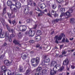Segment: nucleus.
<instances>
[{
  "label": "nucleus",
  "instance_id": "nucleus-1",
  "mask_svg": "<svg viewBox=\"0 0 75 75\" xmlns=\"http://www.w3.org/2000/svg\"><path fill=\"white\" fill-rule=\"evenodd\" d=\"M59 65V64L55 65L53 68V70L50 71V75H54L56 74L57 73V71H62V70L64 69V67L62 66L60 68ZM60 68V69H59Z\"/></svg>",
  "mask_w": 75,
  "mask_h": 75
},
{
  "label": "nucleus",
  "instance_id": "nucleus-2",
  "mask_svg": "<svg viewBox=\"0 0 75 75\" xmlns=\"http://www.w3.org/2000/svg\"><path fill=\"white\" fill-rule=\"evenodd\" d=\"M2 71L4 73L5 75H11V72L10 70L7 69V68L5 66H3L1 67Z\"/></svg>",
  "mask_w": 75,
  "mask_h": 75
},
{
  "label": "nucleus",
  "instance_id": "nucleus-3",
  "mask_svg": "<svg viewBox=\"0 0 75 75\" xmlns=\"http://www.w3.org/2000/svg\"><path fill=\"white\" fill-rule=\"evenodd\" d=\"M2 29L0 28V38H4L6 36H8V32H6L5 33H2Z\"/></svg>",
  "mask_w": 75,
  "mask_h": 75
},
{
  "label": "nucleus",
  "instance_id": "nucleus-4",
  "mask_svg": "<svg viewBox=\"0 0 75 75\" xmlns=\"http://www.w3.org/2000/svg\"><path fill=\"white\" fill-rule=\"evenodd\" d=\"M40 61V58L39 57H37L36 58V63H34L31 64L32 65L33 67H36L37 65L39 63V61Z\"/></svg>",
  "mask_w": 75,
  "mask_h": 75
},
{
  "label": "nucleus",
  "instance_id": "nucleus-5",
  "mask_svg": "<svg viewBox=\"0 0 75 75\" xmlns=\"http://www.w3.org/2000/svg\"><path fill=\"white\" fill-rule=\"evenodd\" d=\"M19 28L20 31H21L22 32H24L27 29V27L25 25H21L19 27Z\"/></svg>",
  "mask_w": 75,
  "mask_h": 75
},
{
  "label": "nucleus",
  "instance_id": "nucleus-6",
  "mask_svg": "<svg viewBox=\"0 0 75 75\" xmlns=\"http://www.w3.org/2000/svg\"><path fill=\"white\" fill-rule=\"evenodd\" d=\"M62 37H65V35L63 33H61V35H59V36H56L54 37L55 38H56L59 41L61 40H62Z\"/></svg>",
  "mask_w": 75,
  "mask_h": 75
},
{
  "label": "nucleus",
  "instance_id": "nucleus-7",
  "mask_svg": "<svg viewBox=\"0 0 75 75\" xmlns=\"http://www.w3.org/2000/svg\"><path fill=\"white\" fill-rule=\"evenodd\" d=\"M29 7L28 6H27L25 7L24 10V13L25 14H28L29 12Z\"/></svg>",
  "mask_w": 75,
  "mask_h": 75
},
{
  "label": "nucleus",
  "instance_id": "nucleus-8",
  "mask_svg": "<svg viewBox=\"0 0 75 75\" xmlns=\"http://www.w3.org/2000/svg\"><path fill=\"white\" fill-rule=\"evenodd\" d=\"M35 32L34 31H33L32 30H30L29 31V35L30 37H33L35 35Z\"/></svg>",
  "mask_w": 75,
  "mask_h": 75
},
{
  "label": "nucleus",
  "instance_id": "nucleus-9",
  "mask_svg": "<svg viewBox=\"0 0 75 75\" xmlns=\"http://www.w3.org/2000/svg\"><path fill=\"white\" fill-rule=\"evenodd\" d=\"M68 64H69V61L68 59H67L63 61V65H67V67H68Z\"/></svg>",
  "mask_w": 75,
  "mask_h": 75
},
{
  "label": "nucleus",
  "instance_id": "nucleus-10",
  "mask_svg": "<svg viewBox=\"0 0 75 75\" xmlns=\"http://www.w3.org/2000/svg\"><path fill=\"white\" fill-rule=\"evenodd\" d=\"M43 59L45 61V62H49L50 61V59L47 57V56H45L43 57Z\"/></svg>",
  "mask_w": 75,
  "mask_h": 75
},
{
  "label": "nucleus",
  "instance_id": "nucleus-11",
  "mask_svg": "<svg viewBox=\"0 0 75 75\" xmlns=\"http://www.w3.org/2000/svg\"><path fill=\"white\" fill-rule=\"evenodd\" d=\"M51 14L52 15L54 16V17H57L58 15V14H57L56 11L52 10L51 12Z\"/></svg>",
  "mask_w": 75,
  "mask_h": 75
},
{
  "label": "nucleus",
  "instance_id": "nucleus-12",
  "mask_svg": "<svg viewBox=\"0 0 75 75\" xmlns=\"http://www.w3.org/2000/svg\"><path fill=\"white\" fill-rule=\"evenodd\" d=\"M7 4L8 6H11L10 8L11 10V8H12V3L11 1H8L7 2Z\"/></svg>",
  "mask_w": 75,
  "mask_h": 75
},
{
  "label": "nucleus",
  "instance_id": "nucleus-13",
  "mask_svg": "<svg viewBox=\"0 0 75 75\" xmlns=\"http://www.w3.org/2000/svg\"><path fill=\"white\" fill-rule=\"evenodd\" d=\"M4 63L6 66H10V61L8 60H4Z\"/></svg>",
  "mask_w": 75,
  "mask_h": 75
},
{
  "label": "nucleus",
  "instance_id": "nucleus-14",
  "mask_svg": "<svg viewBox=\"0 0 75 75\" xmlns=\"http://www.w3.org/2000/svg\"><path fill=\"white\" fill-rule=\"evenodd\" d=\"M38 9L37 10L38 11H40V13H38V17H40V16H42V13H43V12L41 11V10H40L38 8Z\"/></svg>",
  "mask_w": 75,
  "mask_h": 75
},
{
  "label": "nucleus",
  "instance_id": "nucleus-15",
  "mask_svg": "<svg viewBox=\"0 0 75 75\" xmlns=\"http://www.w3.org/2000/svg\"><path fill=\"white\" fill-rule=\"evenodd\" d=\"M16 6L17 8H20L21 7V4L19 2L16 3Z\"/></svg>",
  "mask_w": 75,
  "mask_h": 75
},
{
  "label": "nucleus",
  "instance_id": "nucleus-16",
  "mask_svg": "<svg viewBox=\"0 0 75 75\" xmlns=\"http://www.w3.org/2000/svg\"><path fill=\"white\" fill-rule=\"evenodd\" d=\"M64 14L65 15V17H67L66 18H68L69 17H70V13L68 11L66 12V13H64Z\"/></svg>",
  "mask_w": 75,
  "mask_h": 75
},
{
  "label": "nucleus",
  "instance_id": "nucleus-17",
  "mask_svg": "<svg viewBox=\"0 0 75 75\" xmlns=\"http://www.w3.org/2000/svg\"><path fill=\"white\" fill-rule=\"evenodd\" d=\"M57 62L55 61H52V62L51 63V67H54L55 64H57Z\"/></svg>",
  "mask_w": 75,
  "mask_h": 75
},
{
  "label": "nucleus",
  "instance_id": "nucleus-18",
  "mask_svg": "<svg viewBox=\"0 0 75 75\" xmlns=\"http://www.w3.org/2000/svg\"><path fill=\"white\" fill-rule=\"evenodd\" d=\"M46 62H45V60H43L42 62L41 65H42V66H44V67H45L47 66V64H46Z\"/></svg>",
  "mask_w": 75,
  "mask_h": 75
},
{
  "label": "nucleus",
  "instance_id": "nucleus-19",
  "mask_svg": "<svg viewBox=\"0 0 75 75\" xmlns=\"http://www.w3.org/2000/svg\"><path fill=\"white\" fill-rule=\"evenodd\" d=\"M31 72V69L30 68H28L26 72H25V74L26 75H28V74L30 72Z\"/></svg>",
  "mask_w": 75,
  "mask_h": 75
},
{
  "label": "nucleus",
  "instance_id": "nucleus-20",
  "mask_svg": "<svg viewBox=\"0 0 75 75\" xmlns=\"http://www.w3.org/2000/svg\"><path fill=\"white\" fill-rule=\"evenodd\" d=\"M40 7L41 9H43L45 7V5L44 4H41L40 5Z\"/></svg>",
  "mask_w": 75,
  "mask_h": 75
},
{
  "label": "nucleus",
  "instance_id": "nucleus-21",
  "mask_svg": "<svg viewBox=\"0 0 75 75\" xmlns=\"http://www.w3.org/2000/svg\"><path fill=\"white\" fill-rule=\"evenodd\" d=\"M62 21V19L61 18L59 19H56L54 20V23H58L59 21Z\"/></svg>",
  "mask_w": 75,
  "mask_h": 75
},
{
  "label": "nucleus",
  "instance_id": "nucleus-22",
  "mask_svg": "<svg viewBox=\"0 0 75 75\" xmlns=\"http://www.w3.org/2000/svg\"><path fill=\"white\" fill-rule=\"evenodd\" d=\"M70 23L71 24H74L75 23V19L74 18H71L70 19Z\"/></svg>",
  "mask_w": 75,
  "mask_h": 75
},
{
  "label": "nucleus",
  "instance_id": "nucleus-23",
  "mask_svg": "<svg viewBox=\"0 0 75 75\" xmlns=\"http://www.w3.org/2000/svg\"><path fill=\"white\" fill-rule=\"evenodd\" d=\"M6 7H5L4 8L3 11L2 16H4V14H5V13H6Z\"/></svg>",
  "mask_w": 75,
  "mask_h": 75
},
{
  "label": "nucleus",
  "instance_id": "nucleus-24",
  "mask_svg": "<svg viewBox=\"0 0 75 75\" xmlns=\"http://www.w3.org/2000/svg\"><path fill=\"white\" fill-rule=\"evenodd\" d=\"M36 34L37 35H41V34H42V32L40 30H38L36 33Z\"/></svg>",
  "mask_w": 75,
  "mask_h": 75
},
{
  "label": "nucleus",
  "instance_id": "nucleus-25",
  "mask_svg": "<svg viewBox=\"0 0 75 75\" xmlns=\"http://www.w3.org/2000/svg\"><path fill=\"white\" fill-rule=\"evenodd\" d=\"M65 11V9L64 8H61L60 9V11L61 13H64Z\"/></svg>",
  "mask_w": 75,
  "mask_h": 75
},
{
  "label": "nucleus",
  "instance_id": "nucleus-26",
  "mask_svg": "<svg viewBox=\"0 0 75 75\" xmlns=\"http://www.w3.org/2000/svg\"><path fill=\"white\" fill-rule=\"evenodd\" d=\"M13 42L15 45H18V44H19V42L16 40H14L13 41Z\"/></svg>",
  "mask_w": 75,
  "mask_h": 75
},
{
  "label": "nucleus",
  "instance_id": "nucleus-27",
  "mask_svg": "<svg viewBox=\"0 0 75 75\" xmlns=\"http://www.w3.org/2000/svg\"><path fill=\"white\" fill-rule=\"evenodd\" d=\"M57 8V6H56L55 4H53L52 5V8L53 9H55V8Z\"/></svg>",
  "mask_w": 75,
  "mask_h": 75
},
{
  "label": "nucleus",
  "instance_id": "nucleus-28",
  "mask_svg": "<svg viewBox=\"0 0 75 75\" xmlns=\"http://www.w3.org/2000/svg\"><path fill=\"white\" fill-rule=\"evenodd\" d=\"M19 71L21 72H22L23 71V67H20L19 68Z\"/></svg>",
  "mask_w": 75,
  "mask_h": 75
},
{
  "label": "nucleus",
  "instance_id": "nucleus-29",
  "mask_svg": "<svg viewBox=\"0 0 75 75\" xmlns=\"http://www.w3.org/2000/svg\"><path fill=\"white\" fill-rule=\"evenodd\" d=\"M21 57L23 59H25L27 58V55H26L25 54Z\"/></svg>",
  "mask_w": 75,
  "mask_h": 75
},
{
  "label": "nucleus",
  "instance_id": "nucleus-30",
  "mask_svg": "<svg viewBox=\"0 0 75 75\" xmlns=\"http://www.w3.org/2000/svg\"><path fill=\"white\" fill-rule=\"evenodd\" d=\"M68 12L70 14V13H72L73 12V9L72 8H70Z\"/></svg>",
  "mask_w": 75,
  "mask_h": 75
},
{
  "label": "nucleus",
  "instance_id": "nucleus-31",
  "mask_svg": "<svg viewBox=\"0 0 75 75\" xmlns=\"http://www.w3.org/2000/svg\"><path fill=\"white\" fill-rule=\"evenodd\" d=\"M41 69H42V68H41V67H39L37 69L36 71L37 72H39V71H40Z\"/></svg>",
  "mask_w": 75,
  "mask_h": 75
},
{
  "label": "nucleus",
  "instance_id": "nucleus-32",
  "mask_svg": "<svg viewBox=\"0 0 75 75\" xmlns=\"http://www.w3.org/2000/svg\"><path fill=\"white\" fill-rule=\"evenodd\" d=\"M47 70L46 69L43 70L42 72V74H46L47 73Z\"/></svg>",
  "mask_w": 75,
  "mask_h": 75
},
{
  "label": "nucleus",
  "instance_id": "nucleus-33",
  "mask_svg": "<svg viewBox=\"0 0 75 75\" xmlns=\"http://www.w3.org/2000/svg\"><path fill=\"white\" fill-rule=\"evenodd\" d=\"M35 60V58H33L31 59V64H33L34 63H35V62H34Z\"/></svg>",
  "mask_w": 75,
  "mask_h": 75
},
{
  "label": "nucleus",
  "instance_id": "nucleus-34",
  "mask_svg": "<svg viewBox=\"0 0 75 75\" xmlns=\"http://www.w3.org/2000/svg\"><path fill=\"white\" fill-rule=\"evenodd\" d=\"M35 38L36 40H38L39 41H40L41 39V37L40 36H38L37 38V37H35Z\"/></svg>",
  "mask_w": 75,
  "mask_h": 75
},
{
  "label": "nucleus",
  "instance_id": "nucleus-35",
  "mask_svg": "<svg viewBox=\"0 0 75 75\" xmlns=\"http://www.w3.org/2000/svg\"><path fill=\"white\" fill-rule=\"evenodd\" d=\"M1 21L2 23H3L5 22V21H4V19L3 18H1Z\"/></svg>",
  "mask_w": 75,
  "mask_h": 75
},
{
  "label": "nucleus",
  "instance_id": "nucleus-36",
  "mask_svg": "<svg viewBox=\"0 0 75 75\" xmlns=\"http://www.w3.org/2000/svg\"><path fill=\"white\" fill-rule=\"evenodd\" d=\"M25 35H29V31H27L25 33Z\"/></svg>",
  "mask_w": 75,
  "mask_h": 75
},
{
  "label": "nucleus",
  "instance_id": "nucleus-37",
  "mask_svg": "<svg viewBox=\"0 0 75 75\" xmlns=\"http://www.w3.org/2000/svg\"><path fill=\"white\" fill-rule=\"evenodd\" d=\"M57 1L58 3H61V2H63V0H56Z\"/></svg>",
  "mask_w": 75,
  "mask_h": 75
},
{
  "label": "nucleus",
  "instance_id": "nucleus-38",
  "mask_svg": "<svg viewBox=\"0 0 75 75\" xmlns=\"http://www.w3.org/2000/svg\"><path fill=\"white\" fill-rule=\"evenodd\" d=\"M29 42L30 44H33V43H34V41L33 40H30V41Z\"/></svg>",
  "mask_w": 75,
  "mask_h": 75
},
{
  "label": "nucleus",
  "instance_id": "nucleus-39",
  "mask_svg": "<svg viewBox=\"0 0 75 75\" xmlns=\"http://www.w3.org/2000/svg\"><path fill=\"white\" fill-rule=\"evenodd\" d=\"M28 4H29L30 6H33V3L31 2H30L28 3Z\"/></svg>",
  "mask_w": 75,
  "mask_h": 75
},
{
  "label": "nucleus",
  "instance_id": "nucleus-40",
  "mask_svg": "<svg viewBox=\"0 0 75 75\" xmlns=\"http://www.w3.org/2000/svg\"><path fill=\"white\" fill-rule=\"evenodd\" d=\"M6 26L8 30V31H10V28L9 27V26L8 25H6Z\"/></svg>",
  "mask_w": 75,
  "mask_h": 75
},
{
  "label": "nucleus",
  "instance_id": "nucleus-41",
  "mask_svg": "<svg viewBox=\"0 0 75 75\" xmlns=\"http://www.w3.org/2000/svg\"><path fill=\"white\" fill-rule=\"evenodd\" d=\"M14 35L13 34H11L10 35V38H13V37H14Z\"/></svg>",
  "mask_w": 75,
  "mask_h": 75
},
{
  "label": "nucleus",
  "instance_id": "nucleus-42",
  "mask_svg": "<svg viewBox=\"0 0 75 75\" xmlns=\"http://www.w3.org/2000/svg\"><path fill=\"white\" fill-rule=\"evenodd\" d=\"M27 22L28 23H30L31 22V20L30 19H28L27 20Z\"/></svg>",
  "mask_w": 75,
  "mask_h": 75
},
{
  "label": "nucleus",
  "instance_id": "nucleus-43",
  "mask_svg": "<svg viewBox=\"0 0 75 75\" xmlns=\"http://www.w3.org/2000/svg\"><path fill=\"white\" fill-rule=\"evenodd\" d=\"M65 14V13H62L60 16V17H62V16H65V14Z\"/></svg>",
  "mask_w": 75,
  "mask_h": 75
},
{
  "label": "nucleus",
  "instance_id": "nucleus-44",
  "mask_svg": "<svg viewBox=\"0 0 75 75\" xmlns=\"http://www.w3.org/2000/svg\"><path fill=\"white\" fill-rule=\"evenodd\" d=\"M67 53V52L64 51H63L62 52V55H64L65 54H66Z\"/></svg>",
  "mask_w": 75,
  "mask_h": 75
},
{
  "label": "nucleus",
  "instance_id": "nucleus-45",
  "mask_svg": "<svg viewBox=\"0 0 75 75\" xmlns=\"http://www.w3.org/2000/svg\"><path fill=\"white\" fill-rule=\"evenodd\" d=\"M11 31L12 32V34H13V33H15V31H14V30L13 29H11Z\"/></svg>",
  "mask_w": 75,
  "mask_h": 75
},
{
  "label": "nucleus",
  "instance_id": "nucleus-46",
  "mask_svg": "<svg viewBox=\"0 0 75 75\" xmlns=\"http://www.w3.org/2000/svg\"><path fill=\"white\" fill-rule=\"evenodd\" d=\"M55 39L56 40L55 41V43H56V44H58V43H59V42H58V39H57V38H55Z\"/></svg>",
  "mask_w": 75,
  "mask_h": 75
},
{
  "label": "nucleus",
  "instance_id": "nucleus-47",
  "mask_svg": "<svg viewBox=\"0 0 75 75\" xmlns=\"http://www.w3.org/2000/svg\"><path fill=\"white\" fill-rule=\"evenodd\" d=\"M4 56V55H1L0 56V58H1V59H3V58Z\"/></svg>",
  "mask_w": 75,
  "mask_h": 75
},
{
  "label": "nucleus",
  "instance_id": "nucleus-48",
  "mask_svg": "<svg viewBox=\"0 0 75 75\" xmlns=\"http://www.w3.org/2000/svg\"><path fill=\"white\" fill-rule=\"evenodd\" d=\"M12 23L13 24V25H14V24H15L16 23V21H15V20H14L12 22Z\"/></svg>",
  "mask_w": 75,
  "mask_h": 75
},
{
  "label": "nucleus",
  "instance_id": "nucleus-49",
  "mask_svg": "<svg viewBox=\"0 0 75 75\" xmlns=\"http://www.w3.org/2000/svg\"><path fill=\"white\" fill-rule=\"evenodd\" d=\"M22 36V35H21V32H20L18 34V36L20 37V38H21Z\"/></svg>",
  "mask_w": 75,
  "mask_h": 75
},
{
  "label": "nucleus",
  "instance_id": "nucleus-50",
  "mask_svg": "<svg viewBox=\"0 0 75 75\" xmlns=\"http://www.w3.org/2000/svg\"><path fill=\"white\" fill-rule=\"evenodd\" d=\"M7 14L8 15L9 18H10V16H11V14H10V13H7Z\"/></svg>",
  "mask_w": 75,
  "mask_h": 75
},
{
  "label": "nucleus",
  "instance_id": "nucleus-51",
  "mask_svg": "<svg viewBox=\"0 0 75 75\" xmlns=\"http://www.w3.org/2000/svg\"><path fill=\"white\" fill-rule=\"evenodd\" d=\"M63 57H64V55H63L62 54L60 55L59 56V58H62Z\"/></svg>",
  "mask_w": 75,
  "mask_h": 75
},
{
  "label": "nucleus",
  "instance_id": "nucleus-52",
  "mask_svg": "<svg viewBox=\"0 0 75 75\" xmlns=\"http://www.w3.org/2000/svg\"><path fill=\"white\" fill-rule=\"evenodd\" d=\"M40 44H37L36 45V48H38L39 47H40Z\"/></svg>",
  "mask_w": 75,
  "mask_h": 75
},
{
  "label": "nucleus",
  "instance_id": "nucleus-53",
  "mask_svg": "<svg viewBox=\"0 0 75 75\" xmlns=\"http://www.w3.org/2000/svg\"><path fill=\"white\" fill-rule=\"evenodd\" d=\"M8 21L9 23H10V24H11V20L9 19L8 20Z\"/></svg>",
  "mask_w": 75,
  "mask_h": 75
},
{
  "label": "nucleus",
  "instance_id": "nucleus-54",
  "mask_svg": "<svg viewBox=\"0 0 75 75\" xmlns=\"http://www.w3.org/2000/svg\"><path fill=\"white\" fill-rule=\"evenodd\" d=\"M65 40V38H63L62 40V42H64Z\"/></svg>",
  "mask_w": 75,
  "mask_h": 75
},
{
  "label": "nucleus",
  "instance_id": "nucleus-55",
  "mask_svg": "<svg viewBox=\"0 0 75 75\" xmlns=\"http://www.w3.org/2000/svg\"><path fill=\"white\" fill-rule=\"evenodd\" d=\"M13 10H14V11H15V12H16L17 11V9H16V8H14Z\"/></svg>",
  "mask_w": 75,
  "mask_h": 75
},
{
  "label": "nucleus",
  "instance_id": "nucleus-56",
  "mask_svg": "<svg viewBox=\"0 0 75 75\" xmlns=\"http://www.w3.org/2000/svg\"><path fill=\"white\" fill-rule=\"evenodd\" d=\"M71 67L72 69H74V68H75V66L74 65H71Z\"/></svg>",
  "mask_w": 75,
  "mask_h": 75
},
{
  "label": "nucleus",
  "instance_id": "nucleus-57",
  "mask_svg": "<svg viewBox=\"0 0 75 75\" xmlns=\"http://www.w3.org/2000/svg\"><path fill=\"white\" fill-rule=\"evenodd\" d=\"M38 74V75H42V72H40V73Z\"/></svg>",
  "mask_w": 75,
  "mask_h": 75
},
{
  "label": "nucleus",
  "instance_id": "nucleus-58",
  "mask_svg": "<svg viewBox=\"0 0 75 75\" xmlns=\"http://www.w3.org/2000/svg\"><path fill=\"white\" fill-rule=\"evenodd\" d=\"M3 45L4 47H5V46H6V45H7V43H6V42L4 43L3 44Z\"/></svg>",
  "mask_w": 75,
  "mask_h": 75
},
{
  "label": "nucleus",
  "instance_id": "nucleus-59",
  "mask_svg": "<svg viewBox=\"0 0 75 75\" xmlns=\"http://www.w3.org/2000/svg\"><path fill=\"white\" fill-rule=\"evenodd\" d=\"M47 16H49V17H52V16H51V14H50V13H48L47 14Z\"/></svg>",
  "mask_w": 75,
  "mask_h": 75
},
{
  "label": "nucleus",
  "instance_id": "nucleus-60",
  "mask_svg": "<svg viewBox=\"0 0 75 75\" xmlns=\"http://www.w3.org/2000/svg\"><path fill=\"white\" fill-rule=\"evenodd\" d=\"M6 37L5 39L6 40H7L8 39V36H6Z\"/></svg>",
  "mask_w": 75,
  "mask_h": 75
},
{
  "label": "nucleus",
  "instance_id": "nucleus-61",
  "mask_svg": "<svg viewBox=\"0 0 75 75\" xmlns=\"http://www.w3.org/2000/svg\"><path fill=\"white\" fill-rule=\"evenodd\" d=\"M63 47V45H61L60 46V50H61V49H62Z\"/></svg>",
  "mask_w": 75,
  "mask_h": 75
},
{
  "label": "nucleus",
  "instance_id": "nucleus-62",
  "mask_svg": "<svg viewBox=\"0 0 75 75\" xmlns=\"http://www.w3.org/2000/svg\"><path fill=\"white\" fill-rule=\"evenodd\" d=\"M33 4L34 6H36V3L35 2H33Z\"/></svg>",
  "mask_w": 75,
  "mask_h": 75
},
{
  "label": "nucleus",
  "instance_id": "nucleus-63",
  "mask_svg": "<svg viewBox=\"0 0 75 75\" xmlns=\"http://www.w3.org/2000/svg\"><path fill=\"white\" fill-rule=\"evenodd\" d=\"M66 42H69V41L68 40V39H67V38H66Z\"/></svg>",
  "mask_w": 75,
  "mask_h": 75
},
{
  "label": "nucleus",
  "instance_id": "nucleus-64",
  "mask_svg": "<svg viewBox=\"0 0 75 75\" xmlns=\"http://www.w3.org/2000/svg\"><path fill=\"white\" fill-rule=\"evenodd\" d=\"M21 44H20V43H19V44H18V46H19V47H21Z\"/></svg>",
  "mask_w": 75,
  "mask_h": 75
}]
</instances>
